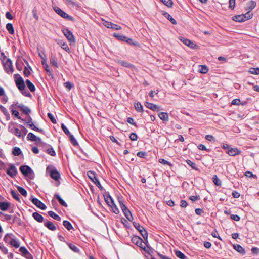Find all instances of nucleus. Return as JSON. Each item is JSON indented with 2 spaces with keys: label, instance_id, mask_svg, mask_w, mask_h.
<instances>
[{
  "label": "nucleus",
  "instance_id": "nucleus-1",
  "mask_svg": "<svg viewBox=\"0 0 259 259\" xmlns=\"http://www.w3.org/2000/svg\"><path fill=\"white\" fill-rule=\"evenodd\" d=\"M1 60L4 66V70L7 73H12L14 71V69L12 65V63L10 59L8 58L4 53L1 54Z\"/></svg>",
  "mask_w": 259,
  "mask_h": 259
},
{
  "label": "nucleus",
  "instance_id": "nucleus-2",
  "mask_svg": "<svg viewBox=\"0 0 259 259\" xmlns=\"http://www.w3.org/2000/svg\"><path fill=\"white\" fill-rule=\"evenodd\" d=\"M14 78L16 86L18 89L21 91L23 94L25 95L26 96H29L30 95L29 93L28 92L26 93L25 92H23V91L25 90V85L22 77L19 74H16L14 75Z\"/></svg>",
  "mask_w": 259,
  "mask_h": 259
},
{
  "label": "nucleus",
  "instance_id": "nucleus-3",
  "mask_svg": "<svg viewBox=\"0 0 259 259\" xmlns=\"http://www.w3.org/2000/svg\"><path fill=\"white\" fill-rule=\"evenodd\" d=\"M46 171L49 174L52 179L55 181H59L60 175L58 170L52 165H49L46 168Z\"/></svg>",
  "mask_w": 259,
  "mask_h": 259
},
{
  "label": "nucleus",
  "instance_id": "nucleus-4",
  "mask_svg": "<svg viewBox=\"0 0 259 259\" xmlns=\"http://www.w3.org/2000/svg\"><path fill=\"white\" fill-rule=\"evenodd\" d=\"M8 130L10 133L14 134L19 138H21L22 136H23L21 132L17 127V124L15 122H11L9 123Z\"/></svg>",
  "mask_w": 259,
  "mask_h": 259
},
{
  "label": "nucleus",
  "instance_id": "nucleus-5",
  "mask_svg": "<svg viewBox=\"0 0 259 259\" xmlns=\"http://www.w3.org/2000/svg\"><path fill=\"white\" fill-rule=\"evenodd\" d=\"M20 170L25 176L28 177L30 179H33L34 174L29 166L22 165L20 167Z\"/></svg>",
  "mask_w": 259,
  "mask_h": 259
},
{
  "label": "nucleus",
  "instance_id": "nucleus-6",
  "mask_svg": "<svg viewBox=\"0 0 259 259\" xmlns=\"http://www.w3.org/2000/svg\"><path fill=\"white\" fill-rule=\"evenodd\" d=\"M54 10L55 12L59 15L60 16L63 17V18H65L67 20H69L71 21H73L74 18L72 17L67 14L66 13H65L64 11H63L62 10H61L59 7H55L54 8Z\"/></svg>",
  "mask_w": 259,
  "mask_h": 259
},
{
  "label": "nucleus",
  "instance_id": "nucleus-7",
  "mask_svg": "<svg viewBox=\"0 0 259 259\" xmlns=\"http://www.w3.org/2000/svg\"><path fill=\"white\" fill-rule=\"evenodd\" d=\"M134 226L139 231L144 239H145L147 238V232L142 226L137 223H134Z\"/></svg>",
  "mask_w": 259,
  "mask_h": 259
},
{
  "label": "nucleus",
  "instance_id": "nucleus-8",
  "mask_svg": "<svg viewBox=\"0 0 259 259\" xmlns=\"http://www.w3.org/2000/svg\"><path fill=\"white\" fill-rule=\"evenodd\" d=\"M63 33L68 40L70 42H74L75 38L73 33L67 28L63 30Z\"/></svg>",
  "mask_w": 259,
  "mask_h": 259
},
{
  "label": "nucleus",
  "instance_id": "nucleus-9",
  "mask_svg": "<svg viewBox=\"0 0 259 259\" xmlns=\"http://www.w3.org/2000/svg\"><path fill=\"white\" fill-rule=\"evenodd\" d=\"M132 241L133 243H134L135 244H136L138 246L141 247L145 251L148 252V250L146 249L145 247L143 248L142 245H143V240L141 238H140L138 236H134V237H133L132 238Z\"/></svg>",
  "mask_w": 259,
  "mask_h": 259
},
{
  "label": "nucleus",
  "instance_id": "nucleus-10",
  "mask_svg": "<svg viewBox=\"0 0 259 259\" xmlns=\"http://www.w3.org/2000/svg\"><path fill=\"white\" fill-rule=\"evenodd\" d=\"M31 201L38 208L42 210H45L46 209V206L38 199L33 198L32 199Z\"/></svg>",
  "mask_w": 259,
  "mask_h": 259
},
{
  "label": "nucleus",
  "instance_id": "nucleus-11",
  "mask_svg": "<svg viewBox=\"0 0 259 259\" xmlns=\"http://www.w3.org/2000/svg\"><path fill=\"white\" fill-rule=\"evenodd\" d=\"M226 152L231 156H235L241 153V151L237 148H231L226 150Z\"/></svg>",
  "mask_w": 259,
  "mask_h": 259
},
{
  "label": "nucleus",
  "instance_id": "nucleus-12",
  "mask_svg": "<svg viewBox=\"0 0 259 259\" xmlns=\"http://www.w3.org/2000/svg\"><path fill=\"white\" fill-rule=\"evenodd\" d=\"M180 40L181 41H182L185 45L191 48L194 49L197 46V45L194 44L192 41L184 37H180Z\"/></svg>",
  "mask_w": 259,
  "mask_h": 259
},
{
  "label": "nucleus",
  "instance_id": "nucleus-13",
  "mask_svg": "<svg viewBox=\"0 0 259 259\" xmlns=\"http://www.w3.org/2000/svg\"><path fill=\"white\" fill-rule=\"evenodd\" d=\"M7 174L11 177H15L17 174V170L16 167L11 165L7 170Z\"/></svg>",
  "mask_w": 259,
  "mask_h": 259
},
{
  "label": "nucleus",
  "instance_id": "nucleus-14",
  "mask_svg": "<svg viewBox=\"0 0 259 259\" xmlns=\"http://www.w3.org/2000/svg\"><path fill=\"white\" fill-rule=\"evenodd\" d=\"M27 138L28 140H31L32 141L35 142L37 143H41V140L40 138L36 137L34 134L32 133H29L27 135Z\"/></svg>",
  "mask_w": 259,
  "mask_h": 259
},
{
  "label": "nucleus",
  "instance_id": "nucleus-15",
  "mask_svg": "<svg viewBox=\"0 0 259 259\" xmlns=\"http://www.w3.org/2000/svg\"><path fill=\"white\" fill-rule=\"evenodd\" d=\"M145 105L146 107L153 111H158L160 110L159 107L157 105L153 103L146 102Z\"/></svg>",
  "mask_w": 259,
  "mask_h": 259
},
{
  "label": "nucleus",
  "instance_id": "nucleus-16",
  "mask_svg": "<svg viewBox=\"0 0 259 259\" xmlns=\"http://www.w3.org/2000/svg\"><path fill=\"white\" fill-rule=\"evenodd\" d=\"M14 237L15 236L13 234L8 233L5 236L4 238V240L6 243L10 244V243H12V241Z\"/></svg>",
  "mask_w": 259,
  "mask_h": 259
},
{
  "label": "nucleus",
  "instance_id": "nucleus-17",
  "mask_svg": "<svg viewBox=\"0 0 259 259\" xmlns=\"http://www.w3.org/2000/svg\"><path fill=\"white\" fill-rule=\"evenodd\" d=\"M50 64H51L53 66H54L55 67L58 68V64L57 61L56 57L55 55H53V54H51L50 57Z\"/></svg>",
  "mask_w": 259,
  "mask_h": 259
},
{
  "label": "nucleus",
  "instance_id": "nucleus-18",
  "mask_svg": "<svg viewBox=\"0 0 259 259\" xmlns=\"http://www.w3.org/2000/svg\"><path fill=\"white\" fill-rule=\"evenodd\" d=\"M109 198L111 200V203L112 204L110 206L112 208L113 211L116 214H118L119 213V210L115 204L112 198L111 197H109Z\"/></svg>",
  "mask_w": 259,
  "mask_h": 259
},
{
  "label": "nucleus",
  "instance_id": "nucleus-19",
  "mask_svg": "<svg viewBox=\"0 0 259 259\" xmlns=\"http://www.w3.org/2000/svg\"><path fill=\"white\" fill-rule=\"evenodd\" d=\"M233 20L236 22H241L246 21L245 16H244L243 14L234 16Z\"/></svg>",
  "mask_w": 259,
  "mask_h": 259
},
{
  "label": "nucleus",
  "instance_id": "nucleus-20",
  "mask_svg": "<svg viewBox=\"0 0 259 259\" xmlns=\"http://www.w3.org/2000/svg\"><path fill=\"white\" fill-rule=\"evenodd\" d=\"M233 247L234 249L243 255L245 254V251L244 249L241 245L239 244H236L234 245Z\"/></svg>",
  "mask_w": 259,
  "mask_h": 259
},
{
  "label": "nucleus",
  "instance_id": "nucleus-21",
  "mask_svg": "<svg viewBox=\"0 0 259 259\" xmlns=\"http://www.w3.org/2000/svg\"><path fill=\"white\" fill-rule=\"evenodd\" d=\"M122 211L128 220H129L130 221H132L133 220V217L132 216V213L128 208L125 209L124 210H123Z\"/></svg>",
  "mask_w": 259,
  "mask_h": 259
},
{
  "label": "nucleus",
  "instance_id": "nucleus-22",
  "mask_svg": "<svg viewBox=\"0 0 259 259\" xmlns=\"http://www.w3.org/2000/svg\"><path fill=\"white\" fill-rule=\"evenodd\" d=\"M158 116L160 119L164 121H167L168 120L169 117L168 115L166 112H160L158 114Z\"/></svg>",
  "mask_w": 259,
  "mask_h": 259
},
{
  "label": "nucleus",
  "instance_id": "nucleus-23",
  "mask_svg": "<svg viewBox=\"0 0 259 259\" xmlns=\"http://www.w3.org/2000/svg\"><path fill=\"white\" fill-rule=\"evenodd\" d=\"M32 215H33V217L34 218V219L37 221V222H39V223H41L43 222L44 221V218L39 213H37V212H34L33 214H32Z\"/></svg>",
  "mask_w": 259,
  "mask_h": 259
},
{
  "label": "nucleus",
  "instance_id": "nucleus-24",
  "mask_svg": "<svg viewBox=\"0 0 259 259\" xmlns=\"http://www.w3.org/2000/svg\"><path fill=\"white\" fill-rule=\"evenodd\" d=\"M27 123H28V126H29V127H30L32 130H33L34 131H37V132H39L40 133L44 132L43 130L39 129L38 127H37L36 126L34 125V124L33 123V122H31V121H28L27 122Z\"/></svg>",
  "mask_w": 259,
  "mask_h": 259
},
{
  "label": "nucleus",
  "instance_id": "nucleus-25",
  "mask_svg": "<svg viewBox=\"0 0 259 259\" xmlns=\"http://www.w3.org/2000/svg\"><path fill=\"white\" fill-rule=\"evenodd\" d=\"M44 225L45 227H46L48 229H49L50 230L55 231L56 229V227H55V226L53 224V223L51 222H46L44 224Z\"/></svg>",
  "mask_w": 259,
  "mask_h": 259
},
{
  "label": "nucleus",
  "instance_id": "nucleus-26",
  "mask_svg": "<svg viewBox=\"0 0 259 259\" xmlns=\"http://www.w3.org/2000/svg\"><path fill=\"white\" fill-rule=\"evenodd\" d=\"M19 107L24 113L28 114L30 112V110L26 106L23 104L18 105Z\"/></svg>",
  "mask_w": 259,
  "mask_h": 259
},
{
  "label": "nucleus",
  "instance_id": "nucleus-27",
  "mask_svg": "<svg viewBox=\"0 0 259 259\" xmlns=\"http://www.w3.org/2000/svg\"><path fill=\"white\" fill-rule=\"evenodd\" d=\"M26 84L31 92H33L35 91V87L29 80L27 79L26 80Z\"/></svg>",
  "mask_w": 259,
  "mask_h": 259
},
{
  "label": "nucleus",
  "instance_id": "nucleus-28",
  "mask_svg": "<svg viewBox=\"0 0 259 259\" xmlns=\"http://www.w3.org/2000/svg\"><path fill=\"white\" fill-rule=\"evenodd\" d=\"M10 204L8 202H0V209L3 211H6L8 209Z\"/></svg>",
  "mask_w": 259,
  "mask_h": 259
},
{
  "label": "nucleus",
  "instance_id": "nucleus-29",
  "mask_svg": "<svg viewBox=\"0 0 259 259\" xmlns=\"http://www.w3.org/2000/svg\"><path fill=\"white\" fill-rule=\"evenodd\" d=\"M10 245L16 248H17L20 247V242L19 240H17L15 237L12 240V243H10Z\"/></svg>",
  "mask_w": 259,
  "mask_h": 259
},
{
  "label": "nucleus",
  "instance_id": "nucleus-30",
  "mask_svg": "<svg viewBox=\"0 0 259 259\" xmlns=\"http://www.w3.org/2000/svg\"><path fill=\"white\" fill-rule=\"evenodd\" d=\"M55 197L58 200L60 204L65 207H67V203L61 198L59 194H55Z\"/></svg>",
  "mask_w": 259,
  "mask_h": 259
},
{
  "label": "nucleus",
  "instance_id": "nucleus-31",
  "mask_svg": "<svg viewBox=\"0 0 259 259\" xmlns=\"http://www.w3.org/2000/svg\"><path fill=\"white\" fill-rule=\"evenodd\" d=\"M163 15L165 18L169 20L173 24L177 23L176 21L172 17V16L167 12L163 14Z\"/></svg>",
  "mask_w": 259,
  "mask_h": 259
},
{
  "label": "nucleus",
  "instance_id": "nucleus-32",
  "mask_svg": "<svg viewBox=\"0 0 259 259\" xmlns=\"http://www.w3.org/2000/svg\"><path fill=\"white\" fill-rule=\"evenodd\" d=\"M48 214L49 216L51 217L53 219H54L56 220L57 221H60L61 218L59 217L58 214H56L55 212H54L52 211H50L48 212Z\"/></svg>",
  "mask_w": 259,
  "mask_h": 259
},
{
  "label": "nucleus",
  "instance_id": "nucleus-33",
  "mask_svg": "<svg viewBox=\"0 0 259 259\" xmlns=\"http://www.w3.org/2000/svg\"><path fill=\"white\" fill-rule=\"evenodd\" d=\"M175 255L177 257H179L180 259H186L187 257L186 255L182 253L181 251L179 250H176L175 251Z\"/></svg>",
  "mask_w": 259,
  "mask_h": 259
},
{
  "label": "nucleus",
  "instance_id": "nucleus-34",
  "mask_svg": "<svg viewBox=\"0 0 259 259\" xmlns=\"http://www.w3.org/2000/svg\"><path fill=\"white\" fill-rule=\"evenodd\" d=\"M198 70H199L200 73L205 74V73H206L208 72V69L205 65H200V66H199Z\"/></svg>",
  "mask_w": 259,
  "mask_h": 259
},
{
  "label": "nucleus",
  "instance_id": "nucleus-35",
  "mask_svg": "<svg viewBox=\"0 0 259 259\" xmlns=\"http://www.w3.org/2000/svg\"><path fill=\"white\" fill-rule=\"evenodd\" d=\"M11 194L12 196H13V197L15 199H16L18 201H20V198H19V194L17 193V192H16L15 190H12L11 191Z\"/></svg>",
  "mask_w": 259,
  "mask_h": 259
},
{
  "label": "nucleus",
  "instance_id": "nucleus-36",
  "mask_svg": "<svg viewBox=\"0 0 259 259\" xmlns=\"http://www.w3.org/2000/svg\"><path fill=\"white\" fill-rule=\"evenodd\" d=\"M6 28L8 32H9V33H10L11 34H14V30L13 28V25L11 23H8L6 25Z\"/></svg>",
  "mask_w": 259,
  "mask_h": 259
},
{
  "label": "nucleus",
  "instance_id": "nucleus-37",
  "mask_svg": "<svg viewBox=\"0 0 259 259\" xmlns=\"http://www.w3.org/2000/svg\"><path fill=\"white\" fill-rule=\"evenodd\" d=\"M64 226L68 230H70L73 229L71 224L68 221H64L63 223Z\"/></svg>",
  "mask_w": 259,
  "mask_h": 259
},
{
  "label": "nucleus",
  "instance_id": "nucleus-38",
  "mask_svg": "<svg viewBox=\"0 0 259 259\" xmlns=\"http://www.w3.org/2000/svg\"><path fill=\"white\" fill-rule=\"evenodd\" d=\"M12 153L15 156H18L21 153V151L19 147H15L13 149Z\"/></svg>",
  "mask_w": 259,
  "mask_h": 259
},
{
  "label": "nucleus",
  "instance_id": "nucleus-39",
  "mask_svg": "<svg viewBox=\"0 0 259 259\" xmlns=\"http://www.w3.org/2000/svg\"><path fill=\"white\" fill-rule=\"evenodd\" d=\"M118 63L119 64H120L121 65H122V66H124L125 67L131 68V67H133V65L132 64L128 63V62L124 61L119 60L118 61Z\"/></svg>",
  "mask_w": 259,
  "mask_h": 259
},
{
  "label": "nucleus",
  "instance_id": "nucleus-40",
  "mask_svg": "<svg viewBox=\"0 0 259 259\" xmlns=\"http://www.w3.org/2000/svg\"><path fill=\"white\" fill-rule=\"evenodd\" d=\"M68 247L75 252H78L79 251V249L78 248L77 246L75 245H73L71 243H67Z\"/></svg>",
  "mask_w": 259,
  "mask_h": 259
},
{
  "label": "nucleus",
  "instance_id": "nucleus-41",
  "mask_svg": "<svg viewBox=\"0 0 259 259\" xmlns=\"http://www.w3.org/2000/svg\"><path fill=\"white\" fill-rule=\"evenodd\" d=\"M135 109L138 112H143V106L140 102H137L135 105Z\"/></svg>",
  "mask_w": 259,
  "mask_h": 259
},
{
  "label": "nucleus",
  "instance_id": "nucleus-42",
  "mask_svg": "<svg viewBox=\"0 0 259 259\" xmlns=\"http://www.w3.org/2000/svg\"><path fill=\"white\" fill-rule=\"evenodd\" d=\"M113 36L119 40L124 41L126 39V37L124 35H120L117 33H114Z\"/></svg>",
  "mask_w": 259,
  "mask_h": 259
},
{
  "label": "nucleus",
  "instance_id": "nucleus-43",
  "mask_svg": "<svg viewBox=\"0 0 259 259\" xmlns=\"http://www.w3.org/2000/svg\"><path fill=\"white\" fill-rule=\"evenodd\" d=\"M186 163L188 165H189L190 166H191L193 169L195 170H198V168L196 167V164L191 161L190 160H187Z\"/></svg>",
  "mask_w": 259,
  "mask_h": 259
},
{
  "label": "nucleus",
  "instance_id": "nucleus-44",
  "mask_svg": "<svg viewBox=\"0 0 259 259\" xmlns=\"http://www.w3.org/2000/svg\"><path fill=\"white\" fill-rule=\"evenodd\" d=\"M249 72L252 74L258 75L259 68H251L249 69Z\"/></svg>",
  "mask_w": 259,
  "mask_h": 259
},
{
  "label": "nucleus",
  "instance_id": "nucleus-45",
  "mask_svg": "<svg viewBox=\"0 0 259 259\" xmlns=\"http://www.w3.org/2000/svg\"><path fill=\"white\" fill-rule=\"evenodd\" d=\"M17 189H18L19 192L20 193L21 195H22L24 196H27V193L25 189H24L23 188H22L20 186H19L17 187Z\"/></svg>",
  "mask_w": 259,
  "mask_h": 259
},
{
  "label": "nucleus",
  "instance_id": "nucleus-46",
  "mask_svg": "<svg viewBox=\"0 0 259 259\" xmlns=\"http://www.w3.org/2000/svg\"><path fill=\"white\" fill-rule=\"evenodd\" d=\"M68 136H69V139H70L71 143L74 146H76V145H78V143H77L76 140L75 139V138L74 137V136L70 134V135H69Z\"/></svg>",
  "mask_w": 259,
  "mask_h": 259
},
{
  "label": "nucleus",
  "instance_id": "nucleus-47",
  "mask_svg": "<svg viewBox=\"0 0 259 259\" xmlns=\"http://www.w3.org/2000/svg\"><path fill=\"white\" fill-rule=\"evenodd\" d=\"M256 6V3L253 1H251L247 4V7L250 10H252Z\"/></svg>",
  "mask_w": 259,
  "mask_h": 259
},
{
  "label": "nucleus",
  "instance_id": "nucleus-48",
  "mask_svg": "<svg viewBox=\"0 0 259 259\" xmlns=\"http://www.w3.org/2000/svg\"><path fill=\"white\" fill-rule=\"evenodd\" d=\"M213 181L215 185L217 186H221V180L217 177V175H214L213 176Z\"/></svg>",
  "mask_w": 259,
  "mask_h": 259
},
{
  "label": "nucleus",
  "instance_id": "nucleus-49",
  "mask_svg": "<svg viewBox=\"0 0 259 259\" xmlns=\"http://www.w3.org/2000/svg\"><path fill=\"white\" fill-rule=\"evenodd\" d=\"M19 251L21 252L22 255L24 256H25L27 254V253H29L28 251L27 250V249L25 247H21L19 248Z\"/></svg>",
  "mask_w": 259,
  "mask_h": 259
},
{
  "label": "nucleus",
  "instance_id": "nucleus-50",
  "mask_svg": "<svg viewBox=\"0 0 259 259\" xmlns=\"http://www.w3.org/2000/svg\"><path fill=\"white\" fill-rule=\"evenodd\" d=\"M88 176L92 180L94 181L96 177V174L92 171H89L87 173Z\"/></svg>",
  "mask_w": 259,
  "mask_h": 259
},
{
  "label": "nucleus",
  "instance_id": "nucleus-51",
  "mask_svg": "<svg viewBox=\"0 0 259 259\" xmlns=\"http://www.w3.org/2000/svg\"><path fill=\"white\" fill-rule=\"evenodd\" d=\"M165 5L168 7H171L172 6V2L171 0H160Z\"/></svg>",
  "mask_w": 259,
  "mask_h": 259
},
{
  "label": "nucleus",
  "instance_id": "nucleus-52",
  "mask_svg": "<svg viewBox=\"0 0 259 259\" xmlns=\"http://www.w3.org/2000/svg\"><path fill=\"white\" fill-rule=\"evenodd\" d=\"M47 153L52 156L56 155V152L52 147L49 148L47 150Z\"/></svg>",
  "mask_w": 259,
  "mask_h": 259
},
{
  "label": "nucleus",
  "instance_id": "nucleus-53",
  "mask_svg": "<svg viewBox=\"0 0 259 259\" xmlns=\"http://www.w3.org/2000/svg\"><path fill=\"white\" fill-rule=\"evenodd\" d=\"M60 45L61 46V48L64 49V50H65L67 52H69V47L68 46L67 44L65 42H61L60 43Z\"/></svg>",
  "mask_w": 259,
  "mask_h": 259
},
{
  "label": "nucleus",
  "instance_id": "nucleus-54",
  "mask_svg": "<svg viewBox=\"0 0 259 259\" xmlns=\"http://www.w3.org/2000/svg\"><path fill=\"white\" fill-rule=\"evenodd\" d=\"M47 116H48V117H49V118L50 119V120L51 121V122L52 123H56L57 121H56V120L55 119V118H54V116L52 115V113H48V114H47Z\"/></svg>",
  "mask_w": 259,
  "mask_h": 259
},
{
  "label": "nucleus",
  "instance_id": "nucleus-55",
  "mask_svg": "<svg viewBox=\"0 0 259 259\" xmlns=\"http://www.w3.org/2000/svg\"><path fill=\"white\" fill-rule=\"evenodd\" d=\"M61 127H62V129L63 130V132L67 136H68L69 135H70V134H71L70 133L69 131L67 128V127L63 123L62 124Z\"/></svg>",
  "mask_w": 259,
  "mask_h": 259
},
{
  "label": "nucleus",
  "instance_id": "nucleus-56",
  "mask_svg": "<svg viewBox=\"0 0 259 259\" xmlns=\"http://www.w3.org/2000/svg\"><path fill=\"white\" fill-rule=\"evenodd\" d=\"M130 138L132 141H136L138 139V136L136 133H132L130 136Z\"/></svg>",
  "mask_w": 259,
  "mask_h": 259
},
{
  "label": "nucleus",
  "instance_id": "nucleus-57",
  "mask_svg": "<svg viewBox=\"0 0 259 259\" xmlns=\"http://www.w3.org/2000/svg\"><path fill=\"white\" fill-rule=\"evenodd\" d=\"M0 250L5 254L8 253L7 248L3 245L0 244Z\"/></svg>",
  "mask_w": 259,
  "mask_h": 259
},
{
  "label": "nucleus",
  "instance_id": "nucleus-58",
  "mask_svg": "<svg viewBox=\"0 0 259 259\" xmlns=\"http://www.w3.org/2000/svg\"><path fill=\"white\" fill-rule=\"evenodd\" d=\"M20 127H21L20 131L21 132L22 134L23 135V136H22L21 137L23 138L24 136L26 135V134L27 133V129L24 126H23L22 125H21Z\"/></svg>",
  "mask_w": 259,
  "mask_h": 259
},
{
  "label": "nucleus",
  "instance_id": "nucleus-59",
  "mask_svg": "<svg viewBox=\"0 0 259 259\" xmlns=\"http://www.w3.org/2000/svg\"><path fill=\"white\" fill-rule=\"evenodd\" d=\"M244 16H245V19L246 20H248L252 18L253 14L252 13H250L249 12H248L246 13L245 14H243Z\"/></svg>",
  "mask_w": 259,
  "mask_h": 259
},
{
  "label": "nucleus",
  "instance_id": "nucleus-60",
  "mask_svg": "<svg viewBox=\"0 0 259 259\" xmlns=\"http://www.w3.org/2000/svg\"><path fill=\"white\" fill-rule=\"evenodd\" d=\"M231 219L233 220L239 221L240 220V218L237 214H232L230 216Z\"/></svg>",
  "mask_w": 259,
  "mask_h": 259
},
{
  "label": "nucleus",
  "instance_id": "nucleus-61",
  "mask_svg": "<svg viewBox=\"0 0 259 259\" xmlns=\"http://www.w3.org/2000/svg\"><path fill=\"white\" fill-rule=\"evenodd\" d=\"M11 112H12V114L13 115H14L17 118H18V119L21 118L20 116H19V113L18 111H17L16 110H12Z\"/></svg>",
  "mask_w": 259,
  "mask_h": 259
},
{
  "label": "nucleus",
  "instance_id": "nucleus-62",
  "mask_svg": "<svg viewBox=\"0 0 259 259\" xmlns=\"http://www.w3.org/2000/svg\"><path fill=\"white\" fill-rule=\"evenodd\" d=\"M245 175L247 177H254L255 178H257V176L255 175H253L251 172L249 171H247L245 173Z\"/></svg>",
  "mask_w": 259,
  "mask_h": 259
},
{
  "label": "nucleus",
  "instance_id": "nucleus-63",
  "mask_svg": "<svg viewBox=\"0 0 259 259\" xmlns=\"http://www.w3.org/2000/svg\"><path fill=\"white\" fill-rule=\"evenodd\" d=\"M235 5V0H229V7L231 9H233Z\"/></svg>",
  "mask_w": 259,
  "mask_h": 259
},
{
  "label": "nucleus",
  "instance_id": "nucleus-64",
  "mask_svg": "<svg viewBox=\"0 0 259 259\" xmlns=\"http://www.w3.org/2000/svg\"><path fill=\"white\" fill-rule=\"evenodd\" d=\"M44 67L49 75H52V72L49 69V66L48 64H46L45 66H44Z\"/></svg>",
  "mask_w": 259,
  "mask_h": 259
}]
</instances>
